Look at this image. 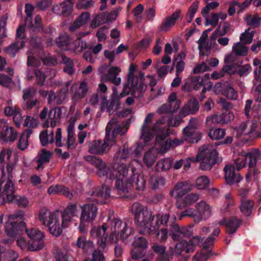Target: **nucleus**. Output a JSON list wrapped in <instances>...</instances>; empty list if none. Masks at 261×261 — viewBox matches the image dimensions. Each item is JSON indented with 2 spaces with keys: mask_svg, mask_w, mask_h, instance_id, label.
Instances as JSON below:
<instances>
[{
  "mask_svg": "<svg viewBox=\"0 0 261 261\" xmlns=\"http://www.w3.org/2000/svg\"><path fill=\"white\" fill-rule=\"evenodd\" d=\"M85 159L95 166L96 173L99 177L116 179L115 188L118 192L127 193L132 189L142 191L145 188L144 175L139 173L135 168H132V174L128 175L125 164L114 162L107 166L105 162L95 156H87Z\"/></svg>",
  "mask_w": 261,
  "mask_h": 261,
  "instance_id": "1",
  "label": "nucleus"
},
{
  "mask_svg": "<svg viewBox=\"0 0 261 261\" xmlns=\"http://www.w3.org/2000/svg\"><path fill=\"white\" fill-rule=\"evenodd\" d=\"M154 115V113H148L145 117L141 127L140 139L143 141L144 144L138 143L136 146L130 147L132 154L136 156L141 154L144 149V145L149 144L154 136H156L155 144H158L160 142L164 141L169 135L168 129L165 125L167 120V117L163 116L156 120L153 124H152Z\"/></svg>",
  "mask_w": 261,
  "mask_h": 261,
  "instance_id": "2",
  "label": "nucleus"
},
{
  "mask_svg": "<svg viewBox=\"0 0 261 261\" xmlns=\"http://www.w3.org/2000/svg\"><path fill=\"white\" fill-rule=\"evenodd\" d=\"M23 219V215L22 211H18L8 217L7 221L5 225L7 235L14 237L19 233V231L24 230L28 236L33 241L32 243L29 244V250L34 251L41 249L43 247L42 241L44 237L43 233L36 228H27Z\"/></svg>",
  "mask_w": 261,
  "mask_h": 261,
  "instance_id": "3",
  "label": "nucleus"
},
{
  "mask_svg": "<svg viewBox=\"0 0 261 261\" xmlns=\"http://www.w3.org/2000/svg\"><path fill=\"white\" fill-rule=\"evenodd\" d=\"M127 128H122L117 123L116 119H112L106 128V138L103 143L101 140H95L89 146V152L93 154H101L108 150L116 142V137L120 134L123 135Z\"/></svg>",
  "mask_w": 261,
  "mask_h": 261,
  "instance_id": "4",
  "label": "nucleus"
},
{
  "mask_svg": "<svg viewBox=\"0 0 261 261\" xmlns=\"http://www.w3.org/2000/svg\"><path fill=\"white\" fill-rule=\"evenodd\" d=\"M219 144L204 145L199 148L196 158H190L184 164V169L190 167V161L194 162L200 161V168L202 170H210L217 163L221 161L218 157L217 146Z\"/></svg>",
  "mask_w": 261,
  "mask_h": 261,
  "instance_id": "5",
  "label": "nucleus"
},
{
  "mask_svg": "<svg viewBox=\"0 0 261 261\" xmlns=\"http://www.w3.org/2000/svg\"><path fill=\"white\" fill-rule=\"evenodd\" d=\"M131 213L134 216V221L139 229L140 233L146 234L154 231L153 216L150 210L139 202H135L132 205Z\"/></svg>",
  "mask_w": 261,
  "mask_h": 261,
  "instance_id": "6",
  "label": "nucleus"
},
{
  "mask_svg": "<svg viewBox=\"0 0 261 261\" xmlns=\"http://www.w3.org/2000/svg\"><path fill=\"white\" fill-rule=\"evenodd\" d=\"M137 66L130 64L127 76V82L124 86L122 92L119 95V98H122L129 94L135 98H140L143 96L146 89V85L144 83V73H139V76H135L134 73Z\"/></svg>",
  "mask_w": 261,
  "mask_h": 261,
  "instance_id": "7",
  "label": "nucleus"
},
{
  "mask_svg": "<svg viewBox=\"0 0 261 261\" xmlns=\"http://www.w3.org/2000/svg\"><path fill=\"white\" fill-rule=\"evenodd\" d=\"M34 6L32 4H27L25 6V13L27 18L24 21V27L31 34L30 43L32 46L36 48L41 46L42 42L40 38L36 36L37 34L41 32L43 27L41 22V18L40 16L36 15L34 21L32 20V13L34 11Z\"/></svg>",
  "mask_w": 261,
  "mask_h": 261,
  "instance_id": "8",
  "label": "nucleus"
},
{
  "mask_svg": "<svg viewBox=\"0 0 261 261\" xmlns=\"http://www.w3.org/2000/svg\"><path fill=\"white\" fill-rule=\"evenodd\" d=\"M107 224L113 242L117 243V241L120 240L125 244L132 243L133 238V229L128 227L125 222L115 218L109 220Z\"/></svg>",
  "mask_w": 261,
  "mask_h": 261,
  "instance_id": "9",
  "label": "nucleus"
},
{
  "mask_svg": "<svg viewBox=\"0 0 261 261\" xmlns=\"http://www.w3.org/2000/svg\"><path fill=\"white\" fill-rule=\"evenodd\" d=\"M13 182L6 180L0 183V205L4 204L6 201L14 203L19 207H25L28 205L29 201L27 197L16 195Z\"/></svg>",
  "mask_w": 261,
  "mask_h": 261,
  "instance_id": "10",
  "label": "nucleus"
},
{
  "mask_svg": "<svg viewBox=\"0 0 261 261\" xmlns=\"http://www.w3.org/2000/svg\"><path fill=\"white\" fill-rule=\"evenodd\" d=\"M261 156V153L259 149L252 148L246 153L242 154V156L235 160V164L238 170L244 167L246 165L249 167V172L246 174V178L249 180L250 176L253 175L256 177L259 172L256 168L257 161Z\"/></svg>",
  "mask_w": 261,
  "mask_h": 261,
  "instance_id": "11",
  "label": "nucleus"
},
{
  "mask_svg": "<svg viewBox=\"0 0 261 261\" xmlns=\"http://www.w3.org/2000/svg\"><path fill=\"white\" fill-rule=\"evenodd\" d=\"M60 218V215L59 211L50 213L45 208H42L39 215L40 221L43 225H46L50 232L56 237L60 236L62 233Z\"/></svg>",
  "mask_w": 261,
  "mask_h": 261,
  "instance_id": "12",
  "label": "nucleus"
},
{
  "mask_svg": "<svg viewBox=\"0 0 261 261\" xmlns=\"http://www.w3.org/2000/svg\"><path fill=\"white\" fill-rule=\"evenodd\" d=\"M107 224L103 223L101 226H93L90 231V236L97 239L98 247L102 250L108 248L113 243L110 234L107 232Z\"/></svg>",
  "mask_w": 261,
  "mask_h": 261,
  "instance_id": "13",
  "label": "nucleus"
},
{
  "mask_svg": "<svg viewBox=\"0 0 261 261\" xmlns=\"http://www.w3.org/2000/svg\"><path fill=\"white\" fill-rule=\"evenodd\" d=\"M210 77V75L208 73L205 74L204 76H195L190 77L182 87V90L189 92L193 89L197 90L202 88V92H205L206 90H210L213 87L212 83L208 82L207 88L204 86L207 80H209Z\"/></svg>",
  "mask_w": 261,
  "mask_h": 261,
  "instance_id": "14",
  "label": "nucleus"
},
{
  "mask_svg": "<svg viewBox=\"0 0 261 261\" xmlns=\"http://www.w3.org/2000/svg\"><path fill=\"white\" fill-rule=\"evenodd\" d=\"M201 241V238L199 236L193 237L188 242L185 240L177 243L174 247L170 246L169 250L172 255H179L182 252L186 253H192L195 249V247Z\"/></svg>",
  "mask_w": 261,
  "mask_h": 261,
  "instance_id": "15",
  "label": "nucleus"
},
{
  "mask_svg": "<svg viewBox=\"0 0 261 261\" xmlns=\"http://www.w3.org/2000/svg\"><path fill=\"white\" fill-rule=\"evenodd\" d=\"M40 140L42 145L45 146L49 143L55 142L58 147L64 146V143L62 141V130L61 128H58L56 132L55 137L53 130H45L42 131L39 136Z\"/></svg>",
  "mask_w": 261,
  "mask_h": 261,
  "instance_id": "16",
  "label": "nucleus"
},
{
  "mask_svg": "<svg viewBox=\"0 0 261 261\" xmlns=\"http://www.w3.org/2000/svg\"><path fill=\"white\" fill-rule=\"evenodd\" d=\"M169 235L174 241H178L184 238H189L193 234L191 226L180 227L175 221L169 224Z\"/></svg>",
  "mask_w": 261,
  "mask_h": 261,
  "instance_id": "17",
  "label": "nucleus"
},
{
  "mask_svg": "<svg viewBox=\"0 0 261 261\" xmlns=\"http://www.w3.org/2000/svg\"><path fill=\"white\" fill-rule=\"evenodd\" d=\"M198 124V119L192 118L189 125L183 129L185 140L190 143H197L201 138V134L196 130Z\"/></svg>",
  "mask_w": 261,
  "mask_h": 261,
  "instance_id": "18",
  "label": "nucleus"
},
{
  "mask_svg": "<svg viewBox=\"0 0 261 261\" xmlns=\"http://www.w3.org/2000/svg\"><path fill=\"white\" fill-rule=\"evenodd\" d=\"M25 37L24 29L23 27H19L16 31V40L5 49L8 54L14 57L16 53L25 45L24 40Z\"/></svg>",
  "mask_w": 261,
  "mask_h": 261,
  "instance_id": "19",
  "label": "nucleus"
},
{
  "mask_svg": "<svg viewBox=\"0 0 261 261\" xmlns=\"http://www.w3.org/2000/svg\"><path fill=\"white\" fill-rule=\"evenodd\" d=\"M81 223H92L97 215L98 208L94 204H85L81 206Z\"/></svg>",
  "mask_w": 261,
  "mask_h": 261,
  "instance_id": "20",
  "label": "nucleus"
},
{
  "mask_svg": "<svg viewBox=\"0 0 261 261\" xmlns=\"http://www.w3.org/2000/svg\"><path fill=\"white\" fill-rule=\"evenodd\" d=\"M77 208L75 204H72L67 206L63 212H62V223L60 226L63 228L67 227L70 224L72 218L77 216Z\"/></svg>",
  "mask_w": 261,
  "mask_h": 261,
  "instance_id": "21",
  "label": "nucleus"
},
{
  "mask_svg": "<svg viewBox=\"0 0 261 261\" xmlns=\"http://www.w3.org/2000/svg\"><path fill=\"white\" fill-rule=\"evenodd\" d=\"M197 217L195 218V222L206 220L209 218L212 214L210 206L205 201H201L196 205Z\"/></svg>",
  "mask_w": 261,
  "mask_h": 261,
  "instance_id": "22",
  "label": "nucleus"
},
{
  "mask_svg": "<svg viewBox=\"0 0 261 261\" xmlns=\"http://www.w3.org/2000/svg\"><path fill=\"white\" fill-rule=\"evenodd\" d=\"M234 114L232 112H227L222 114H217L206 118L207 123L211 122L214 124H227L234 119Z\"/></svg>",
  "mask_w": 261,
  "mask_h": 261,
  "instance_id": "23",
  "label": "nucleus"
},
{
  "mask_svg": "<svg viewBox=\"0 0 261 261\" xmlns=\"http://www.w3.org/2000/svg\"><path fill=\"white\" fill-rule=\"evenodd\" d=\"M176 218L175 216L170 219V214L168 213H158L153 216V227H154L155 232L161 225L167 226L169 223L176 221Z\"/></svg>",
  "mask_w": 261,
  "mask_h": 261,
  "instance_id": "24",
  "label": "nucleus"
},
{
  "mask_svg": "<svg viewBox=\"0 0 261 261\" xmlns=\"http://www.w3.org/2000/svg\"><path fill=\"white\" fill-rule=\"evenodd\" d=\"M207 34L206 32H203L202 35L198 40V48L199 50L200 55H203L202 52L204 51H208L211 47L215 44L216 38L214 37V33H213L208 40H207Z\"/></svg>",
  "mask_w": 261,
  "mask_h": 261,
  "instance_id": "25",
  "label": "nucleus"
},
{
  "mask_svg": "<svg viewBox=\"0 0 261 261\" xmlns=\"http://www.w3.org/2000/svg\"><path fill=\"white\" fill-rule=\"evenodd\" d=\"M101 103L100 105V110L101 112L107 111L110 115H113L119 107L118 99L117 98L111 99L110 102L107 100V97L105 95L101 96Z\"/></svg>",
  "mask_w": 261,
  "mask_h": 261,
  "instance_id": "26",
  "label": "nucleus"
},
{
  "mask_svg": "<svg viewBox=\"0 0 261 261\" xmlns=\"http://www.w3.org/2000/svg\"><path fill=\"white\" fill-rule=\"evenodd\" d=\"M121 69L118 67L113 66L110 67L108 71V74L101 76V82L110 81L115 85H119L121 82V78L118 77V75Z\"/></svg>",
  "mask_w": 261,
  "mask_h": 261,
  "instance_id": "27",
  "label": "nucleus"
},
{
  "mask_svg": "<svg viewBox=\"0 0 261 261\" xmlns=\"http://www.w3.org/2000/svg\"><path fill=\"white\" fill-rule=\"evenodd\" d=\"M225 173V179L226 183L231 185L234 182H239L242 179V176L237 174L235 172V168L232 164H227L224 168Z\"/></svg>",
  "mask_w": 261,
  "mask_h": 261,
  "instance_id": "28",
  "label": "nucleus"
},
{
  "mask_svg": "<svg viewBox=\"0 0 261 261\" xmlns=\"http://www.w3.org/2000/svg\"><path fill=\"white\" fill-rule=\"evenodd\" d=\"M110 196V190L109 188L103 185L101 187L95 188L91 193V197L87 198L97 203H102L98 198L102 197L107 199Z\"/></svg>",
  "mask_w": 261,
  "mask_h": 261,
  "instance_id": "29",
  "label": "nucleus"
},
{
  "mask_svg": "<svg viewBox=\"0 0 261 261\" xmlns=\"http://www.w3.org/2000/svg\"><path fill=\"white\" fill-rule=\"evenodd\" d=\"M70 91L75 100L83 98L86 95L88 91L87 82L83 81L80 85L73 84L71 87Z\"/></svg>",
  "mask_w": 261,
  "mask_h": 261,
  "instance_id": "30",
  "label": "nucleus"
},
{
  "mask_svg": "<svg viewBox=\"0 0 261 261\" xmlns=\"http://www.w3.org/2000/svg\"><path fill=\"white\" fill-rule=\"evenodd\" d=\"M192 189V186L188 182H181L177 183L170 193L172 197L181 198Z\"/></svg>",
  "mask_w": 261,
  "mask_h": 261,
  "instance_id": "31",
  "label": "nucleus"
},
{
  "mask_svg": "<svg viewBox=\"0 0 261 261\" xmlns=\"http://www.w3.org/2000/svg\"><path fill=\"white\" fill-rule=\"evenodd\" d=\"M225 66L222 68V71L229 74H233L237 72L238 61L236 62L233 54H230L225 56L224 59Z\"/></svg>",
  "mask_w": 261,
  "mask_h": 261,
  "instance_id": "32",
  "label": "nucleus"
},
{
  "mask_svg": "<svg viewBox=\"0 0 261 261\" xmlns=\"http://www.w3.org/2000/svg\"><path fill=\"white\" fill-rule=\"evenodd\" d=\"M181 17L180 10L174 12L171 16L166 17L159 27L161 32H167L174 25L176 20Z\"/></svg>",
  "mask_w": 261,
  "mask_h": 261,
  "instance_id": "33",
  "label": "nucleus"
},
{
  "mask_svg": "<svg viewBox=\"0 0 261 261\" xmlns=\"http://www.w3.org/2000/svg\"><path fill=\"white\" fill-rule=\"evenodd\" d=\"M11 153V151L9 149H3L0 152V183L6 180H11L10 178L6 177L4 168L5 163L9 160Z\"/></svg>",
  "mask_w": 261,
  "mask_h": 261,
  "instance_id": "34",
  "label": "nucleus"
},
{
  "mask_svg": "<svg viewBox=\"0 0 261 261\" xmlns=\"http://www.w3.org/2000/svg\"><path fill=\"white\" fill-rule=\"evenodd\" d=\"M159 151L158 148L153 147L145 152L142 161L146 167H152L156 160Z\"/></svg>",
  "mask_w": 261,
  "mask_h": 261,
  "instance_id": "35",
  "label": "nucleus"
},
{
  "mask_svg": "<svg viewBox=\"0 0 261 261\" xmlns=\"http://www.w3.org/2000/svg\"><path fill=\"white\" fill-rule=\"evenodd\" d=\"M240 221L236 218H233L227 220L226 218L218 222L220 225H225L226 227L227 232L229 234L234 233L239 226Z\"/></svg>",
  "mask_w": 261,
  "mask_h": 261,
  "instance_id": "36",
  "label": "nucleus"
},
{
  "mask_svg": "<svg viewBox=\"0 0 261 261\" xmlns=\"http://www.w3.org/2000/svg\"><path fill=\"white\" fill-rule=\"evenodd\" d=\"M257 123L255 121H247L241 123L237 129L239 135H247L255 131Z\"/></svg>",
  "mask_w": 261,
  "mask_h": 261,
  "instance_id": "37",
  "label": "nucleus"
},
{
  "mask_svg": "<svg viewBox=\"0 0 261 261\" xmlns=\"http://www.w3.org/2000/svg\"><path fill=\"white\" fill-rule=\"evenodd\" d=\"M62 117V111L59 108H55L51 109L48 113V119L47 120V126L49 122L52 127H55L58 124Z\"/></svg>",
  "mask_w": 261,
  "mask_h": 261,
  "instance_id": "38",
  "label": "nucleus"
},
{
  "mask_svg": "<svg viewBox=\"0 0 261 261\" xmlns=\"http://www.w3.org/2000/svg\"><path fill=\"white\" fill-rule=\"evenodd\" d=\"M67 138L64 146L66 145L68 148H74L75 146L74 138V121H71L67 128Z\"/></svg>",
  "mask_w": 261,
  "mask_h": 261,
  "instance_id": "39",
  "label": "nucleus"
},
{
  "mask_svg": "<svg viewBox=\"0 0 261 261\" xmlns=\"http://www.w3.org/2000/svg\"><path fill=\"white\" fill-rule=\"evenodd\" d=\"M47 192L50 195L61 194L69 199L72 197V194L67 188L59 185H52L48 188Z\"/></svg>",
  "mask_w": 261,
  "mask_h": 261,
  "instance_id": "40",
  "label": "nucleus"
},
{
  "mask_svg": "<svg viewBox=\"0 0 261 261\" xmlns=\"http://www.w3.org/2000/svg\"><path fill=\"white\" fill-rule=\"evenodd\" d=\"M173 163V160L170 157L162 158L157 162L155 169L158 172L168 171L172 167Z\"/></svg>",
  "mask_w": 261,
  "mask_h": 261,
  "instance_id": "41",
  "label": "nucleus"
},
{
  "mask_svg": "<svg viewBox=\"0 0 261 261\" xmlns=\"http://www.w3.org/2000/svg\"><path fill=\"white\" fill-rule=\"evenodd\" d=\"M245 44V43L241 41L234 43L232 47V52L231 53L234 55V57H235V56L241 57L247 55L248 48Z\"/></svg>",
  "mask_w": 261,
  "mask_h": 261,
  "instance_id": "42",
  "label": "nucleus"
},
{
  "mask_svg": "<svg viewBox=\"0 0 261 261\" xmlns=\"http://www.w3.org/2000/svg\"><path fill=\"white\" fill-rule=\"evenodd\" d=\"M199 110V103L195 98H191L182 109L184 113L188 115L194 114Z\"/></svg>",
  "mask_w": 261,
  "mask_h": 261,
  "instance_id": "43",
  "label": "nucleus"
},
{
  "mask_svg": "<svg viewBox=\"0 0 261 261\" xmlns=\"http://www.w3.org/2000/svg\"><path fill=\"white\" fill-rule=\"evenodd\" d=\"M50 155L49 151L46 150L45 149H42L38 154V159L37 160L38 165L36 169L37 170L43 169L44 168V164L49 162Z\"/></svg>",
  "mask_w": 261,
  "mask_h": 261,
  "instance_id": "44",
  "label": "nucleus"
},
{
  "mask_svg": "<svg viewBox=\"0 0 261 261\" xmlns=\"http://www.w3.org/2000/svg\"><path fill=\"white\" fill-rule=\"evenodd\" d=\"M167 105L171 113L176 112L179 108L180 101L177 98V95L175 93L173 92L169 95Z\"/></svg>",
  "mask_w": 261,
  "mask_h": 261,
  "instance_id": "45",
  "label": "nucleus"
},
{
  "mask_svg": "<svg viewBox=\"0 0 261 261\" xmlns=\"http://www.w3.org/2000/svg\"><path fill=\"white\" fill-rule=\"evenodd\" d=\"M76 246L80 249H82L85 251L92 249L94 247V244L93 242L87 241L86 237L85 236H81L78 238Z\"/></svg>",
  "mask_w": 261,
  "mask_h": 261,
  "instance_id": "46",
  "label": "nucleus"
},
{
  "mask_svg": "<svg viewBox=\"0 0 261 261\" xmlns=\"http://www.w3.org/2000/svg\"><path fill=\"white\" fill-rule=\"evenodd\" d=\"M89 17L90 14L88 12H85L82 13L76 19L75 22L69 27L70 31H73L76 28L85 24L89 20Z\"/></svg>",
  "mask_w": 261,
  "mask_h": 261,
  "instance_id": "47",
  "label": "nucleus"
},
{
  "mask_svg": "<svg viewBox=\"0 0 261 261\" xmlns=\"http://www.w3.org/2000/svg\"><path fill=\"white\" fill-rule=\"evenodd\" d=\"M17 137V133L12 127H6L1 134V139L5 142H13Z\"/></svg>",
  "mask_w": 261,
  "mask_h": 261,
  "instance_id": "48",
  "label": "nucleus"
},
{
  "mask_svg": "<svg viewBox=\"0 0 261 261\" xmlns=\"http://www.w3.org/2000/svg\"><path fill=\"white\" fill-rule=\"evenodd\" d=\"M87 46V43L80 38H77L73 42H71L69 46L66 48L67 50H71L75 53H81Z\"/></svg>",
  "mask_w": 261,
  "mask_h": 261,
  "instance_id": "49",
  "label": "nucleus"
},
{
  "mask_svg": "<svg viewBox=\"0 0 261 261\" xmlns=\"http://www.w3.org/2000/svg\"><path fill=\"white\" fill-rule=\"evenodd\" d=\"M227 32L226 27L225 26L222 30H220V27H219L214 32V37L218 35L220 37L217 38V42L218 43L223 46L227 45L229 42V39L227 37H223Z\"/></svg>",
  "mask_w": 261,
  "mask_h": 261,
  "instance_id": "50",
  "label": "nucleus"
},
{
  "mask_svg": "<svg viewBox=\"0 0 261 261\" xmlns=\"http://www.w3.org/2000/svg\"><path fill=\"white\" fill-rule=\"evenodd\" d=\"M18 253L12 250L4 251V248L0 253V261H16L18 258Z\"/></svg>",
  "mask_w": 261,
  "mask_h": 261,
  "instance_id": "51",
  "label": "nucleus"
},
{
  "mask_svg": "<svg viewBox=\"0 0 261 261\" xmlns=\"http://www.w3.org/2000/svg\"><path fill=\"white\" fill-rule=\"evenodd\" d=\"M166 179L161 176L158 175H153L150 177V185L153 190H156L165 185Z\"/></svg>",
  "mask_w": 261,
  "mask_h": 261,
  "instance_id": "52",
  "label": "nucleus"
},
{
  "mask_svg": "<svg viewBox=\"0 0 261 261\" xmlns=\"http://www.w3.org/2000/svg\"><path fill=\"white\" fill-rule=\"evenodd\" d=\"M253 65L254 66V73L255 79L253 82H256L257 84L261 83V61L255 58L253 60Z\"/></svg>",
  "mask_w": 261,
  "mask_h": 261,
  "instance_id": "53",
  "label": "nucleus"
},
{
  "mask_svg": "<svg viewBox=\"0 0 261 261\" xmlns=\"http://www.w3.org/2000/svg\"><path fill=\"white\" fill-rule=\"evenodd\" d=\"M153 251L160 254L157 261H170L169 255L165 253L166 247L162 245H155L152 247Z\"/></svg>",
  "mask_w": 261,
  "mask_h": 261,
  "instance_id": "54",
  "label": "nucleus"
},
{
  "mask_svg": "<svg viewBox=\"0 0 261 261\" xmlns=\"http://www.w3.org/2000/svg\"><path fill=\"white\" fill-rule=\"evenodd\" d=\"M254 202L252 200H247L242 201L240 206V210L243 214L249 216L252 212V208Z\"/></svg>",
  "mask_w": 261,
  "mask_h": 261,
  "instance_id": "55",
  "label": "nucleus"
},
{
  "mask_svg": "<svg viewBox=\"0 0 261 261\" xmlns=\"http://www.w3.org/2000/svg\"><path fill=\"white\" fill-rule=\"evenodd\" d=\"M71 41L69 36L66 34L60 35L57 41L58 46L64 50H67L66 48L69 46Z\"/></svg>",
  "mask_w": 261,
  "mask_h": 261,
  "instance_id": "56",
  "label": "nucleus"
},
{
  "mask_svg": "<svg viewBox=\"0 0 261 261\" xmlns=\"http://www.w3.org/2000/svg\"><path fill=\"white\" fill-rule=\"evenodd\" d=\"M7 105L4 111L5 115L7 116H12L20 111L16 105L13 104L11 99L8 100Z\"/></svg>",
  "mask_w": 261,
  "mask_h": 261,
  "instance_id": "57",
  "label": "nucleus"
},
{
  "mask_svg": "<svg viewBox=\"0 0 261 261\" xmlns=\"http://www.w3.org/2000/svg\"><path fill=\"white\" fill-rule=\"evenodd\" d=\"M199 6V1H195L190 7L186 16V20L190 23L193 19L195 14L197 12Z\"/></svg>",
  "mask_w": 261,
  "mask_h": 261,
  "instance_id": "58",
  "label": "nucleus"
},
{
  "mask_svg": "<svg viewBox=\"0 0 261 261\" xmlns=\"http://www.w3.org/2000/svg\"><path fill=\"white\" fill-rule=\"evenodd\" d=\"M245 20L249 25L253 27L256 28L261 25V17H259L257 15H248Z\"/></svg>",
  "mask_w": 261,
  "mask_h": 261,
  "instance_id": "59",
  "label": "nucleus"
},
{
  "mask_svg": "<svg viewBox=\"0 0 261 261\" xmlns=\"http://www.w3.org/2000/svg\"><path fill=\"white\" fill-rule=\"evenodd\" d=\"M210 184V180L206 176H201L196 180L195 186L199 190L207 188Z\"/></svg>",
  "mask_w": 261,
  "mask_h": 261,
  "instance_id": "60",
  "label": "nucleus"
},
{
  "mask_svg": "<svg viewBox=\"0 0 261 261\" xmlns=\"http://www.w3.org/2000/svg\"><path fill=\"white\" fill-rule=\"evenodd\" d=\"M211 231L213 236H218L220 233V230L217 224L213 223L208 226L203 227L201 233L206 234Z\"/></svg>",
  "mask_w": 261,
  "mask_h": 261,
  "instance_id": "61",
  "label": "nucleus"
},
{
  "mask_svg": "<svg viewBox=\"0 0 261 261\" xmlns=\"http://www.w3.org/2000/svg\"><path fill=\"white\" fill-rule=\"evenodd\" d=\"M211 231L213 236H218L220 233V230L217 224L213 223L208 226L203 227L201 233L206 234Z\"/></svg>",
  "mask_w": 261,
  "mask_h": 261,
  "instance_id": "62",
  "label": "nucleus"
},
{
  "mask_svg": "<svg viewBox=\"0 0 261 261\" xmlns=\"http://www.w3.org/2000/svg\"><path fill=\"white\" fill-rule=\"evenodd\" d=\"M62 61L65 64L64 71L70 75H72L74 72L73 62L69 58L65 56L62 57Z\"/></svg>",
  "mask_w": 261,
  "mask_h": 261,
  "instance_id": "63",
  "label": "nucleus"
},
{
  "mask_svg": "<svg viewBox=\"0 0 261 261\" xmlns=\"http://www.w3.org/2000/svg\"><path fill=\"white\" fill-rule=\"evenodd\" d=\"M199 195L195 193H191L187 195L182 200L184 206L192 205L199 199Z\"/></svg>",
  "mask_w": 261,
  "mask_h": 261,
  "instance_id": "64",
  "label": "nucleus"
}]
</instances>
